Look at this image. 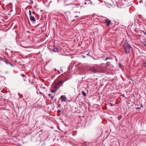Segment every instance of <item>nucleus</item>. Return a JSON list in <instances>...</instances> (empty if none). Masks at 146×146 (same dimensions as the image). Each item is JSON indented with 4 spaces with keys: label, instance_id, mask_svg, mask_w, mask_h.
I'll list each match as a JSON object with an SVG mask.
<instances>
[{
    "label": "nucleus",
    "instance_id": "1",
    "mask_svg": "<svg viewBox=\"0 0 146 146\" xmlns=\"http://www.w3.org/2000/svg\"><path fill=\"white\" fill-rule=\"evenodd\" d=\"M104 64H101V66L97 65L96 66H94L91 68V71L95 73H97L98 74L104 73V70L103 68V65Z\"/></svg>",
    "mask_w": 146,
    "mask_h": 146
},
{
    "label": "nucleus",
    "instance_id": "2",
    "mask_svg": "<svg viewBox=\"0 0 146 146\" xmlns=\"http://www.w3.org/2000/svg\"><path fill=\"white\" fill-rule=\"evenodd\" d=\"M123 46L124 50V52L126 54H129L131 46L128 42L125 41L123 44Z\"/></svg>",
    "mask_w": 146,
    "mask_h": 146
},
{
    "label": "nucleus",
    "instance_id": "3",
    "mask_svg": "<svg viewBox=\"0 0 146 146\" xmlns=\"http://www.w3.org/2000/svg\"><path fill=\"white\" fill-rule=\"evenodd\" d=\"M59 86L58 85V84L55 83L54 84H53L51 88H52V89L56 90H57V89L59 88Z\"/></svg>",
    "mask_w": 146,
    "mask_h": 146
},
{
    "label": "nucleus",
    "instance_id": "4",
    "mask_svg": "<svg viewBox=\"0 0 146 146\" xmlns=\"http://www.w3.org/2000/svg\"><path fill=\"white\" fill-rule=\"evenodd\" d=\"M60 99L62 102H66V100L67 99V98L65 95H62L61 96Z\"/></svg>",
    "mask_w": 146,
    "mask_h": 146
},
{
    "label": "nucleus",
    "instance_id": "5",
    "mask_svg": "<svg viewBox=\"0 0 146 146\" xmlns=\"http://www.w3.org/2000/svg\"><path fill=\"white\" fill-rule=\"evenodd\" d=\"M105 22L107 23L106 26H108L110 25V23L111 22V21H108V19H106L105 20Z\"/></svg>",
    "mask_w": 146,
    "mask_h": 146
},
{
    "label": "nucleus",
    "instance_id": "6",
    "mask_svg": "<svg viewBox=\"0 0 146 146\" xmlns=\"http://www.w3.org/2000/svg\"><path fill=\"white\" fill-rule=\"evenodd\" d=\"M30 19L31 21H32L33 23H34L36 21L35 18L32 16H31L30 17Z\"/></svg>",
    "mask_w": 146,
    "mask_h": 146
},
{
    "label": "nucleus",
    "instance_id": "7",
    "mask_svg": "<svg viewBox=\"0 0 146 146\" xmlns=\"http://www.w3.org/2000/svg\"><path fill=\"white\" fill-rule=\"evenodd\" d=\"M5 62L7 64H9L11 66H13V65H12V64L11 63H10L7 60H6Z\"/></svg>",
    "mask_w": 146,
    "mask_h": 146
},
{
    "label": "nucleus",
    "instance_id": "8",
    "mask_svg": "<svg viewBox=\"0 0 146 146\" xmlns=\"http://www.w3.org/2000/svg\"><path fill=\"white\" fill-rule=\"evenodd\" d=\"M56 90H55V89H52V88H51V90H50V91L52 93H55L56 91Z\"/></svg>",
    "mask_w": 146,
    "mask_h": 146
},
{
    "label": "nucleus",
    "instance_id": "9",
    "mask_svg": "<svg viewBox=\"0 0 146 146\" xmlns=\"http://www.w3.org/2000/svg\"><path fill=\"white\" fill-rule=\"evenodd\" d=\"M53 51L55 52H58L57 48H54L53 49Z\"/></svg>",
    "mask_w": 146,
    "mask_h": 146
},
{
    "label": "nucleus",
    "instance_id": "10",
    "mask_svg": "<svg viewBox=\"0 0 146 146\" xmlns=\"http://www.w3.org/2000/svg\"><path fill=\"white\" fill-rule=\"evenodd\" d=\"M82 94L85 96H86V93L83 91L82 92Z\"/></svg>",
    "mask_w": 146,
    "mask_h": 146
},
{
    "label": "nucleus",
    "instance_id": "11",
    "mask_svg": "<svg viewBox=\"0 0 146 146\" xmlns=\"http://www.w3.org/2000/svg\"><path fill=\"white\" fill-rule=\"evenodd\" d=\"M141 33H143L145 35H146V33L144 31H143V30L141 31Z\"/></svg>",
    "mask_w": 146,
    "mask_h": 146
},
{
    "label": "nucleus",
    "instance_id": "12",
    "mask_svg": "<svg viewBox=\"0 0 146 146\" xmlns=\"http://www.w3.org/2000/svg\"><path fill=\"white\" fill-rule=\"evenodd\" d=\"M57 84H58V85L60 84H62L63 83V82L62 81H60L58 83H57Z\"/></svg>",
    "mask_w": 146,
    "mask_h": 146
},
{
    "label": "nucleus",
    "instance_id": "13",
    "mask_svg": "<svg viewBox=\"0 0 146 146\" xmlns=\"http://www.w3.org/2000/svg\"><path fill=\"white\" fill-rule=\"evenodd\" d=\"M48 96L50 97H51V98L52 99H53V96H52V95L51 94H48Z\"/></svg>",
    "mask_w": 146,
    "mask_h": 146
},
{
    "label": "nucleus",
    "instance_id": "14",
    "mask_svg": "<svg viewBox=\"0 0 146 146\" xmlns=\"http://www.w3.org/2000/svg\"><path fill=\"white\" fill-rule=\"evenodd\" d=\"M30 2V3L32 4L33 3V0H29Z\"/></svg>",
    "mask_w": 146,
    "mask_h": 146
},
{
    "label": "nucleus",
    "instance_id": "15",
    "mask_svg": "<svg viewBox=\"0 0 146 146\" xmlns=\"http://www.w3.org/2000/svg\"><path fill=\"white\" fill-rule=\"evenodd\" d=\"M21 76H22L23 77H25V78H26V76H25V75H24V74H21Z\"/></svg>",
    "mask_w": 146,
    "mask_h": 146
},
{
    "label": "nucleus",
    "instance_id": "16",
    "mask_svg": "<svg viewBox=\"0 0 146 146\" xmlns=\"http://www.w3.org/2000/svg\"><path fill=\"white\" fill-rule=\"evenodd\" d=\"M29 16H30H30H31V11L30 10H29Z\"/></svg>",
    "mask_w": 146,
    "mask_h": 146
},
{
    "label": "nucleus",
    "instance_id": "17",
    "mask_svg": "<svg viewBox=\"0 0 146 146\" xmlns=\"http://www.w3.org/2000/svg\"><path fill=\"white\" fill-rule=\"evenodd\" d=\"M6 60V59H4L3 58V59H2V61H3L4 62H5Z\"/></svg>",
    "mask_w": 146,
    "mask_h": 146
},
{
    "label": "nucleus",
    "instance_id": "18",
    "mask_svg": "<svg viewBox=\"0 0 146 146\" xmlns=\"http://www.w3.org/2000/svg\"><path fill=\"white\" fill-rule=\"evenodd\" d=\"M110 59L109 58V57H106L105 60H108V59Z\"/></svg>",
    "mask_w": 146,
    "mask_h": 146
},
{
    "label": "nucleus",
    "instance_id": "19",
    "mask_svg": "<svg viewBox=\"0 0 146 146\" xmlns=\"http://www.w3.org/2000/svg\"><path fill=\"white\" fill-rule=\"evenodd\" d=\"M3 58H2L1 57H0V60H2V59H3Z\"/></svg>",
    "mask_w": 146,
    "mask_h": 146
},
{
    "label": "nucleus",
    "instance_id": "20",
    "mask_svg": "<svg viewBox=\"0 0 146 146\" xmlns=\"http://www.w3.org/2000/svg\"><path fill=\"white\" fill-rule=\"evenodd\" d=\"M60 110H59L57 112H58V113H59V112H60Z\"/></svg>",
    "mask_w": 146,
    "mask_h": 146
},
{
    "label": "nucleus",
    "instance_id": "21",
    "mask_svg": "<svg viewBox=\"0 0 146 146\" xmlns=\"http://www.w3.org/2000/svg\"><path fill=\"white\" fill-rule=\"evenodd\" d=\"M140 108H139V107H138V108H136V109H140Z\"/></svg>",
    "mask_w": 146,
    "mask_h": 146
},
{
    "label": "nucleus",
    "instance_id": "22",
    "mask_svg": "<svg viewBox=\"0 0 146 146\" xmlns=\"http://www.w3.org/2000/svg\"><path fill=\"white\" fill-rule=\"evenodd\" d=\"M78 17V16H76L75 17H76H76Z\"/></svg>",
    "mask_w": 146,
    "mask_h": 146
},
{
    "label": "nucleus",
    "instance_id": "23",
    "mask_svg": "<svg viewBox=\"0 0 146 146\" xmlns=\"http://www.w3.org/2000/svg\"><path fill=\"white\" fill-rule=\"evenodd\" d=\"M73 5H76V6H77L78 5L76 4H73Z\"/></svg>",
    "mask_w": 146,
    "mask_h": 146
},
{
    "label": "nucleus",
    "instance_id": "24",
    "mask_svg": "<svg viewBox=\"0 0 146 146\" xmlns=\"http://www.w3.org/2000/svg\"><path fill=\"white\" fill-rule=\"evenodd\" d=\"M141 106L142 107H143V106L142 104H141Z\"/></svg>",
    "mask_w": 146,
    "mask_h": 146
}]
</instances>
